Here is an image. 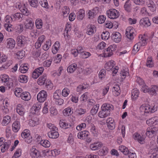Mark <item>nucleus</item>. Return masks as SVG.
I'll list each match as a JSON object with an SVG mask.
<instances>
[{"instance_id":"obj_1","label":"nucleus","mask_w":158,"mask_h":158,"mask_svg":"<svg viewBox=\"0 0 158 158\" xmlns=\"http://www.w3.org/2000/svg\"><path fill=\"white\" fill-rule=\"evenodd\" d=\"M141 110L143 111L145 113H153L157 110V107L154 106L151 107L149 105H142L140 107Z\"/></svg>"},{"instance_id":"obj_2","label":"nucleus","mask_w":158,"mask_h":158,"mask_svg":"<svg viewBox=\"0 0 158 158\" xmlns=\"http://www.w3.org/2000/svg\"><path fill=\"white\" fill-rule=\"evenodd\" d=\"M30 154L32 158H38L42 156L40 151L36 149L35 146L31 148Z\"/></svg>"},{"instance_id":"obj_3","label":"nucleus","mask_w":158,"mask_h":158,"mask_svg":"<svg viewBox=\"0 0 158 158\" xmlns=\"http://www.w3.org/2000/svg\"><path fill=\"white\" fill-rule=\"evenodd\" d=\"M107 14L108 15V17L112 19H117L119 16V12L114 9H110L107 11Z\"/></svg>"},{"instance_id":"obj_4","label":"nucleus","mask_w":158,"mask_h":158,"mask_svg":"<svg viewBox=\"0 0 158 158\" xmlns=\"http://www.w3.org/2000/svg\"><path fill=\"white\" fill-rule=\"evenodd\" d=\"M47 96V93L44 90H42L37 95V100L39 102H43L46 100Z\"/></svg>"},{"instance_id":"obj_5","label":"nucleus","mask_w":158,"mask_h":158,"mask_svg":"<svg viewBox=\"0 0 158 158\" xmlns=\"http://www.w3.org/2000/svg\"><path fill=\"white\" fill-rule=\"evenodd\" d=\"M111 37L112 40L116 43H118L121 40V35L118 32H114Z\"/></svg>"},{"instance_id":"obj_6","label":"nucleus","mask_w":158,"mask_h":158,"mask_svg":"<svg viewBox=\"0 0 158 158\" xmlns=\"http://www.w3.org/2000/svg\"><path fill=\"white\" fill-rule=\"evenodd\" d=\"M114 50L112 45L109 46L106 49L104 52V56L105 57H110L112 56L113 53L112 51Z\"/></svg>"},{"instance_id":"obj_7","label":"nucleus","mask_w":158,"mask_h":158,"mask_svg":"<svg viewBox=\"0 0 158 158\" xmlns=\"http://www.w3.org/2000/svg\"><path fill=\"white\" fill-rule=\"evenodd\" d=\"M15 44V42L13 39L10 38L7 39L6 47L7 48L12 49L14 48Z\"/></svg>"},{"instance_id":"obj_8","label":"nucleus","mask_w":158,"mask_h":158,"mask_svg":"<svg viewBox=\"0 0 158 158\" xmlns=\"http://www.w3.org/2000/svg\"><path fill=\"white\" fill-rule=\"evenodd\" d=\"M87 31L86 33L89 35H92L94 33V30L96 32V27L94 25L89 24L87 26Z\"/></svg>"},{"instance_id":"obj_9","label":"nucleus","mask_w":158,"mask_h":158,"mask_svg":"<svg viewBox=\"0 0 158 158\" xmlns=\"http://www.w3.org/2000/svg\"><path fill=\"white\" fill-rule=\"evenodd\" d=\"M146 123L148 125H156L158 124V117H155L147 120Z\"/></svg>"},{"instance_id":"obj_10","label":"nucleus","mask_w":158,"mask_h":158,"mask_svg":"<svg viewBox=\"0 0 158 158\" xmlns=\"http://www.w3.org/2000/svg\"><path fill=\"white\" fill-rule=\"evenodd\" d=\"M102 110L100 111L98 114V116L101 118H105L110 114V111L109 110H106L105 109L103 108H101Z\"/></svg>"},{"instance_id":"obj_11","label":"nucleus","mask_w":158,"mask_h":158,"mask_svg":"<svg viewBox=\"0 0 158 158\" xmlns=\"http://www.w3.org/2000/svg\"><path fill=\"white\" fill-rule=\"evenodd\" d=\"M89 135V132L86 131H84L79 132L77 134V137L81 139H85Z\"/></svg>"},{"instance_id":"obj_12","label":"nucleus","mask_w":158,"mask_h":158,"mask_svg":"<svg viewBox=\"0 0 158 158\" xmlns=\"http://www.w3.org/2000/svg\"><path fill=\"white\" fill-rule=\"evenodd\" d=\"M114 60H111L106 63L105 65V69L108 71L111 70L114 65Z\"/></svg>"},{"instance_id":"obj_13","label":"nucleus","mask_w":158,"mask_h":158,"mask_svg":"<svg viewBox=\"0 0 158 158\" xmlns=\"http://www.w3.org/2000/svg\"><path fill=\"white\" fill-rule=\"evenodd\" d=\"M41 102H39L35 104H34L31 108V110L34 111L35 112H33L34 114H35L36 112L38 113L39 110H40L41 107Z\"/></svg>"},{"instance_id":"obj_14","label":"nucleus","mask_w":158,"mask_h":158,"mask_svg":"<svg viewBox=\"0 0 158 158\" xmlns=\"http://www.w3.org/2000/svg\"><path fill=\"white\" fill-rule=\"evenodd\" d=\"M18 8L20 11L22 13V15L28 16L29 15V12L27 8L25 7L24 5L23 6H21L19 5H18Z\"/></svg>"},{"instance_id":"obj_15","label":"nucleus","mask_w":158,"mask_h":158,"mask_svg":"<svg viewBox=\"0 0 158 158\" xmlns=\"http://www.w3.org/2000/svg\"><path fill=\"white\" fill-rule=\"evenodd\" d=\"M149 94L152 95L156 96L158 94V87L156 85L152 86L150 88Z\"/></svg>"},{"instance_id":"obj_16","label":"nucleus","mask_w":158,"mask_h":158,"mask_svg":"<svg viewBox=\"0 0 158 158\" xmlns=\"http://www.w3.org/2000/svg\"><path fill=\"white\" fill-rule=\"evenodd\" d=\"M134 138L135 140H137L141 144H143L145 143L144 138L137 133L134 134Z\"/></svg>"},{"instance_id":"obj_17","label":"nucleus","mask_w":158,"mask_h":158,"mask_svg":"<svg viewBox=\"0 0 158 158\" xmlns=\"http://www.w3.org/2000/svg\"><path fill=\"white\" fill-rule=\"evenodd\" d=\"M139 23L146 27L149 26L151 25L150 21L148 18H145L141 19Z\"/></svg>"},{"instance_id":"obj_18","label":"nucleus","mask_w":158,"mask_h":158,"mask_svg":"<svg viewBox=\"0 0 158 158\" xmlns=\"http://www.w3.org/2000/svg\"><path fill=\"white\" fill-rule=\"evenodd\" d=\"M59 124L60 127L65 129L71 127V125H69L63 119L60 120Z\"/></svg>"},{"instance_id":"obj_19","label":"nucleus","mask_w":158,"mask_h":158,"mask_svg":"<svg viewBox=\"0 0 158 158\" xmlns=\"http://www.w3.org/2000/svg\"><path fill=\"white\" fill-rule=\"evenodd\" d=\"M13 130L15 132H17L19 129L20 127V122L15 121L12 124Z\"/></svg>"},{"instance_id":"obj_20","label":"nucleus","mask_w":158,"mask_h":158,"mask_svg":"<svg viewBox=\"0 0 158 158\" xmlns=\"http://www.w3.org/2000/svg\"><path fill=\"white\" fill-rule=\"evenodd\" d=\"M102 146V144L96 143L91 144L89 146L90 148L92 150L95 151L98 149Z\"/></svg>"},{"instance_id":"obj_21","label":"nucleus","mask_w":158,"mask_h":158,"mask_svg":"<svg viewBox=\"0 0 158 158\" xmlns=\"http://www.w3.org/2000/svg\"><path fill=\"white\" fill-rule=\"evenodd\" d=\"M47 77L46 74H44L42 76H41L38 79V84L40 85H44L46 80Z\"/></svg>"},{"instance_id":"obj_22","label":"nucleus","mask_w":158,"mask_h":158,"mask_svg":"<svg viewBox=\"0 0 158 158\" xmlns=\"http://www.w3.org/2000/svg\"><path fill=\"white\" fill-rule=\"evenodd\" d=\"M34 22L31 19H27L25 23V26L26 28L31 29L34 26Z\"/></svg>"},{"instance_id":"obj_23","label":"nucleus","mask_w":158,"mask_h":158,"mask_svg":"<svg viewBox=\"0 0 158 158\" xmlns=\"http://www.w3.org/2000/svg\"><path fill=\"white\" fill-rule=\"evenodd\" d=\"M146 45L145 43L144 42L143 44H141L140 42L136 44L134 46L133 48V52L134 54H135L138 52L139 50V46H144Z\"/></svg>"},{"instance_id":"obj_24","label":"nucleus","mask_w":158,"mask_h":158,"mask_svg":"<svg viewBox=\"0 0 158 158\" xmlns=\"http://www.w3.org/2000/svg\"><path fill=\"white\" fill-rule=\"evenodd\" d=\"M21 98L25 101H28L30 99V97L29 95V93L28 92H23L22 94H20Z\"/></svg>"},{"instance_id":"obj_25","label":"nucleus","mask_w":158,"mask_h":158,"mask_svg":"<svg viewBox=\"0 0 158 158\" xmlns=\"http://www.w3.org/2000/svg\"><path fill=\"white\" fill-rule=\"evenodd\" d=\"M52 131V132L48 133V136L51 138L56 139L58 138L59 136V134L57 131Z\"/></svg>"},{"instance_id":"obj_26","label":"nucleus","mask_w":158,"mask_h":158,"mask_svg":"<svg viewBox=\"0 0 158 158\" xmlns=\"http://www.w3.org/2000/svg\"><path fill=\"white\" fill-rule=\"evenodd\" d=\"M119 150L123 152L124 155H126L129 154V150L124 146L123 145L120 146L119 147Z\"/></svg>"},{"instance_id":"obj_27","label":"nucleus","mask_w":158,"mask_h":158,"mask_svg":"<svg viewBox=\"0 0 158 158\" xmlns=\"http://www.w3.org/2000/svg\"><path fill=\"white\" fill-rule=\"evenodd\" d=\"M124 8L126 11L128 12H130L131 10V4L130 1H127L124 5Z\"/></svg>"},{"instance_id":"obj_28","label":"nucleus","mask_w":158,"mask_h":158,"mask_svg":"<svg viewBox=\"0 0 158 158\" xmlns=\"http://www.w3.org/2000/svg\"><path fill=\"white\" fill-rule=\"evenodd\" d=\"M64 115L66 116H69L72 114L73 113L71 110V108L70 107H68L64 109L63 111Z\"/></svg>"},{"instance_id":"obj_29","label":"nucleus","mask_w":158,"mask_h":158,"mask_svg":"<svg viewBox=\"0 0 158 158\" xmlns=\"http://www.w3.org/2000/svg\"><path fill=\"white\" fill-rule=\"evenodd\" d=\"M77 19L78 20H81L85 16V11L83 9H80L77 12Z\"/></svg>"},{"instance_id":"obj_30","label":"nucleus","mask_w":158,"mask_h":158,"mask_svg":"<svg viewBox=\"0 0 158 158\" xmlns=\"http://www.w3.org/2000/svg\"><path fill=\"white\" fill-rule=\"evenodd\" d=\"M28 68L26 64H22L19 67V70L22 73H25L27 72Z\"/></svg>"},{"instance_id":"obj_31","label":"nucleus","mask_w":158,"mask_h":158,"mask_svg":"<svg viewBox=\"0 0 158 158\" xmlns=\"http://www.w3.org/2000/svg\"><path fill=\"white\" fill-rule=\"evenodd\" d=\"M147 5L150 8V10L152 11L153 12L156 10L155 8L156 5L152 1H150L149 2H148Z\"/></svg>"},{"instance_id":"obj_32","label":"nucleus","mask_w":158,"mask_h":158,"mask_svg":"<svg viewBox=\"0 0 158 158\" xmlns=\"http://www.w3.org/2000/svg\"><path fill=\"white\" fill-rule=\"evenodd\" d=\"M77 66V65L75 64H73L69 66L67 69L68 72L70 73H73L76 70Z\"/></svg>"},{"instance_id":"obj_33","label":"nucleus","mask_w":158,"mask_h":158,"mask_svg":"<svg viewBox=\"0 0 158 158\" xmlns=\"http://www.w3.org/2000/svg\"><path fill=\"white\" fill-rule=\"evenodd\" d=\"M16 111L20 115H22L24 114V111L22 105L21 104H19L17 105L16 108Z\"/></svg>"},{"instance_id":"obj_34","label":"nucleus","mask_w":158,"mask_h":158,"mask_svg":"<svg viewBox=\"0 0 158 158\" xmlns=\"http://www.w3.org/2000/svg\"><path fill=\"white\" fill-rule=\"evenodd\" d=\"M10 117L7 115L4 117V119L2 122V124L3 125L6 126L10 123Z\"/></svg>"},{"instance_id":"obj_35","label":"nucleus","mask_w":158,"mask_h":158,"mask_svg":"<svg viewBox=\"0 0 158 158\" xmlns=\"http://www.w3.org/2000/svg\"><path fill=\"white\" fill-rule=\"evenodd\" d=\"M0 79H1V80L2 82H4L5 83L8 81L10 79H11L9 78V76L5 74L1 75L0 76Z\"/></svg>"},{"instance_id":"obj_36","label":"nucleus","mask_w":158,"mask_h":158,"mask_svg":"<svg viewBox=\"0 0 158 158\" xmlns=\"http://www.w3.org/2000/svg\"><path fill=\"white\" fill-rule=\"evenodd\" d=\"M69 8L67 6H64L62 9L64 16L67 17L69 13Z\"/></svg>"},{"instance_id":"obj_37","label":"nucleus","mask_w":158,"mask_h":158,"mask_svg":"<svg viewBox=\"0 0 158 158\" xmlns=\"http://www.w3.org/2000/svg\"><path fill=\"white\" fill-rule=\"evenodd\" d=\"M18 80L21 83H26L27 82V77L23 75H20L19 76Z\"/></svg>"},{"instance_id":"obj_38","label":"nucleus","mask_w":158,"mask_h":158,"mask_svg":"<svg viewBox=\"0 0 158 158\" xmlns=\"http://www.w3.org/2000/svg\"><path fill=\"white\" fill-rule=\"evenodd\" d=\"M99 107V104H97L93 107L90 111L92 115H94L97 113Z\"/></svg>"},{"instance_id":"obj_39","label":"nucleus","mask_w":158,"mask_h":158,"mask_svg":"<svg viewBox=\"0 0 158 158\" xmlns=\"http://www.w3.org/2000/svg\"><path fill=\"white\" fill-rule=\"evenodd\" d=\"M146 65L147 67L150 68H152L154 64L151 57H148L146 63Z\"/></svg>"},{"instance_id":"obj_40","label":"nucleus","mask_w":158,"mask_h":158,"mask_svg":"<svg viewBox=\"0 0 158 158\" xmlns=\"http://www.w3.org/2000/svg\"><path fill=\"white\" fill-rule=\"evenodd\" d=\"M29 3L31 6L34 8H37L38 3L37 0H28Z\"/></svg>"},{"instance_id":"obj_41","label":"nucleus","mask_w":158,"mask_h":158,"mask_svg":"<svg viewBox=\"0 0 158 158\" xmlns=\"http://www.w3.org/2000/svg\"><path fill=\"white\" fill-rule=\"evenodd\" d=\"M16 54L17 58L21 59L25 56V52L24 51L22 50L17 52Z\"/></svg>"},{"instance_id":"obj_42","label":"nucleus","mask_w":158,"mask_h":158,"mask_svg":"<svg viewBox=\"0 0 158 158\" xmlns=\"http://www.w3.org/2000/svg\"><path fill=\"white\" fill-rule=\"evenodd\" d=\"M112 107H113V106L111 104L108 103H105L103 104L101 107V108H103L105 109L106 110H109L110 111L111 108H112Z\"/></svg>"},{"instance_id":"obj_43","label":"nucleus","mask_w":158,"mask_h":158,"mask_svg":"<svg viewBox=\"0 0 158 158\" xmlns=\"http://www.w3.org/2000/svg\"><path fill=\"white\" fill-rule=\"evenodd\" d=\"M112 90L113 92L115 91L117 93L116 94L117 96H118L120 94V88L118 85H115L113 88Z\"/></svg>"},{"instance_id":"obj_44","label":"nucleus","mask_w":158,"mask_h":158,"mask_svg":"<svg viewBox=\"0 0 158 158\" xmlns=\"http://www.w3.org/2000/svg\"><path fill=\"white\" fill-rule=\"evenodd\" d=\"M41 144L45 147H49L50 145L49 141L47 140H43L40 141Z\"/></svg>"},{"instance_id":"obj_45","label":"nucleus","mask_w":158,"mask_h":158,"mask_svg":"<svg viewBox=\"0 0 158 158\" xmlns=\"http://www.w3.org/2000/svg\"><path fill=\"white\" fill-rule=\"evenodd\" d=\"M108 152L107 149L106 147H104L103 148L100 150L98 154L101 156H103L106 155Z\"/></svg>"},{"instance_id":"obj_46","label":"nucleus","mask_w":158,"mask_h":158,"mask_svg":"<svg viewBox=\"0 0 158 158\" xmlns=\"http://www.w3.org/2000/svg\"><path fill=\"white\" fill-rule=\"evenodd\" d=\"M39 3L42 7L46 8H48V3L47 0H40Z\"/></svg>"},{"instance_id":"obj_47","label":"nucleus","mask_w":158,"mask_h":158,"mask_svg":"<svg viewBox=\"0 0 158 158\" xmlns=\"http://www.w3.org/2000/svg\"><path fill=\"white\" fill-rule=\"evenodd\" d=\"M139 92L138 90L133 89L131 93V95L133 99H136L138 97Z\"/></svg>"},{"instance_id":"obj_48","label":"nucleus","mask_w":158,"mask_h":158,"mask_svg":"<svg viewBox=\"0 0 158 158\" xmlns=\"http://www.w3.org/2000/svg\"><path fill=\"white\" fill-rule=\"evenodd\" d=\"M21 154V150L20 149H18L15 153L12 158H17L19 157Z\"/></svg>"},{"instance_id":"obj_49","label":"nucleus","mask_w":158,"mask_h":158,"mask_svg":"<svg viewBox=\"0 0 158 158\" xmlns=\"http://www.w3.org/2000/svg\"><path fill=\"white\" fill-rule=\"evenodd\" d=\"M35 23L36 27L37 29H40L42 27L43 24L42 20L41 19H37L36 20Z\"/></svg>"},{"instance_id":"obj_50","label":"nucleus","mask_w":158,"mask_h":158,"mask_svg":"<svg viewBox=\"0 0 158 158\" xmlns=\"http://www.w3.org/2000/svg\"><path fill=\"white\" fill-rule=\"evenodd\" d=\"M23 16V15L22 14H21L20 13H17L14 15H12L10 18L11 19H20V18H22Z\"/></svg>"},{"instance_id":"obj_51","label":"nucleus","mask_w":158,"mask_h":158,"mask_svg":"<svg viewBox=\"0 0 158 158\" xmlns=\"http://www.w3.org/2000/svg\"><path fill=\"white\" fill-rule=\"evenodd\" d=\"M46 43L43 46V49L45 51L48 50L51 45V41L50 40L47 41Z\"/></svg>"},{"instance_id":"obj_52","label":"nucleus","mask_w":158,"mask_h":158,"mask_svg":"<svg viewBox=\"0 0 158 158\" xmlns=\"http://www.w3.org/2000/svg\"><path fill=\"white\" fill-rule=\"evenodd\" d=\"M60 45V44L59 42L57 41L55 43L54 46L56 51H55L54 50L52 51V52L54 54L56 53L57 52L59 49Z\"/></svg>"},{"instance_id":"obj_53","label":"nucleus","mask_w":158,"mask_h":158,"mask_svg":"<svg viewBox=\"0 0 158 158\" xmlns=\"http://www.w3.org/2000/svg\"><path fill=\"white\" fill-rule=\"evenodd\" d=\"M76 111L78 114L81 115L84 114L86 110L79 108L76 109Z\"/></svg>"},{"instance_id":"obj_54","label":"nucleus","mask_w":158,"mask_h":158,"mask_svg":"<svg viewBox=\"0 0 158 158\" xmlns=\"http://www.w3.org/2000/svg\"><path fill=\"white\" fill-rule=\"evenodd\" d=\"M94 10H89L88 12V18L89 19H92L94 18L95 16L96 15L95 14L94 12Z\"/></svg>"},{"instance_id":"obj_55","label":"nucleus","mask_w":158,"mask_h":158,"mask_svg":"<svg viewBox=\"0 0 158 158\" xmlns=\"http://www.w3.org/2000/svg\"><path fill=\"white\" fill-rule=\"evenodd\" d=\"M30 135V134L28 132V131L27 130H25L21 134L22 137L24 139L28 137Z\"/></svg>"},{"instance_id":"obj_56","label":"nucleus","mask_w":158,"mask_h":158,"mask_svg":"<svg viewBox=\"0 0 158 158\" xmlns=\"http://www.w3.org/2000/svg\"><path fill=\"white\" fill-rule=\"evenodd\" d=\"M150 127L148 128L147 129V132L146 133V135L149 138H152L156 135L153 134L152 132L150 131Z\"/></svg>"},{"instance_id":"obj_57","label":"nucleus","mask_w":158,"mask_h":158,"mask_svg":"<svg viewBox=\"0 0 158 158\" xmlns=\"http://www.w3.org/2000/svg\"><path fill=\"white\" fill-rule=\"evenodd\" d=\"M129 73L127 71H125L124 70H123V71H122L120 73V75L121 77L122 81L124 79L126 76L127 74H128Z\"/></svg>"},{"instance_id":"obj_58","label":"nucleus","mask_w":158,"mask_h":158,"mask_svg":"<svg viewBox=\"0 0 158 158\" xmlns=\"http://www.w3.org/2000/svg\"><path fill=\"white\" fill-rule=\"evenodd\" d=\"M106 74V71L105 70L102 69L101 70L99 74V77L101 79L104 77Z\"/></svg>"},{"instance_id":"obj_59","label":"nucleus","mask_w":158,"mask_h":158,"mask_svg":"<svg viewBox=\"0 0 158 158\" xmlns=\"http://www.w3.org/2000/svg\"><path fill=\"white\" fill-rule=\"evenodd\" d=\"M106 19L104 15H100L98 17V22L99 23L102 24L104 22Z\"/></svg>"},{"instance_id":"obj_60","label":"nucleus","mask_w":158,"mask_h":158,"mask_svg":"<svg viewBox=\"0 0 158 158\" xmlns=\"http://www.w3.org/2000/svg\"><path fill=\"white\" fill-rule=\"evenodd\" d=\"M136 4L142 5L145 3V0H133Z\"/></svg>"},{"instance_id":"obj_61","label":"nucleus","mask_w":158,"mask_h":158,"mask_svg":"<svg viewBox=\"0 0 158 158\" xmlns=\"http://www.w3.org/2000/svg\"><path fill=\"white\" fill-rule=\"evenodd\" d=\"M10 144H8L7 142H5L3 145V147L1 149V151L2 152H5L6 150L8 149Z\"/></svg>"},{"instance_id":"obj_62","label":"nucleus","mask_w":158,"mask_h":158,"mask_svg":"<svg viewBox=\"0 0 158 158\" xmlns=\"http://www.w3.org/2000/svg\"><path fill=\"white\" fill-rule=\"evenodd\" d=\"M21 89L19 88H16L15 90L14 91V93L15 95L17 97H20V94H22V93L20 92Z\"/></svg>"},{"instance_id":"obj_63","label":"nucleus","mask_w":158,"mask_h":158,"mask_svg":"<svg viewBox=\"0 0 158 158\" xmlns=\"http://www.w3.org/2000/svg\"><path fill=\"white\" fill-rule=\"evenodd\" d=\"M12 25L10 24L5 23L4 24V27H5L6 30L9 32L12 31V28L11 26Z\"/></svg>"},{"instance_id":"obj_64","label":"nucleus","mask_w":158,"mask_h":158,"mask_svg":"<svg viewBox=\"0 0 158 158\" xmlns=\"http://www.w3.org/2000/svg\"><path fill=\"white\" fill-rule=\"evenodd\" d=\"M16 28L17 31L19 33L21 32L23 29V25L21 24L17 25Z\"/></svg>"}]
</instances>
